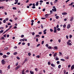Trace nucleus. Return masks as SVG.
<instances>
[{
  "instance_id": "obj_33",
  "label": "nucleus",
  "mask_w": 74,
  "mask_h": 74,
  "mask_svg": "<svg viewBox=\"0 0 74 74\" xmlns=\"http://www.w3.org/2000/svg\"><path fill=\"white\" fill-rule=\"evenodd\" d=\"M58 69H60L61 67V65H59L58 66Z\"/></svg>"
},
{
  "instance_id": "obj_63",
  "label": "nucleus",
  "mask_w": 74,
  "mask_h": 74,
  "mask_svg": "<svg viewBox=\"0 0 74 74\" xmlns=\"http://www.w3.org/2000/svg\"><path fill=\"white\" fill-rule=\"evenodd\" d=\"M25 72H26V73H28V72H29V70H26V71H25Z\"/></svg>"
},
{
  "instance_id": "obj_31",
  "label": "nucleus",
  "mask_w": 74,
  "mask_h": 74,
  "mask_svg": "<svg viewBox=\"0 0 74 74\" xmlns=\"http://www.w3.org/2000/svg\"><path fill=\"white\" fill-rule=\"evenodd\" d=\"M36 58H40V56L39 55H38V56H36Z\"/></svg>"
},
{
  "instance_id": "obj_17",
  "label": "nucleus",
  "mask_w": 74,
  "mask_h": 74,
  "mask_svg": "<svg viewBox=\"0 0 74 74\" xmlns=\"http://www.w3.org/2000/svg\"><path fill=\"white\" fill-rule=\"evenodd\" d=\"M73 20V17H71L70 21H72Z\"/></svg>"
},
{
  "instance_id": "obj_28",
  "label": "nucleus",
  "mask_w": 74,
  "mask_h": 74,
  "mask_svg": "<svg viewBox=\"0 0 74 74\" xmlns=\"http://www.w3.org/2000/svg\"><path fill=\"white\" fill-rule=\"evenodd\" d=\"M54 30H57V28H56V27H54Z\"/></svg>"
},
{
  "instance_id": "obj_1",
  "label": "nucleus",
  "mask_w": 74,
  "mask_h": 74,
  "mask_svg": "<svg viewBox=\"0 0 74 74\" xmlns=\"http://www.w3.org/2000/svg\"><path fill=\"white\" fill-rule=\"evenodd\" d=\"M51 14V13H50V14H46L45 15V16L46 17V18H47V17H48V16H49V15H50Z\"/></svg>"
},
{
  "instance_id": "obj_34",
  "label": "nucleus",
  "mask_w": 74,
  "mask_h": 74,
  "mask_svg": "<svg viewBox=\"0 0 74 74\" xmlns=\"http://www.w3.org/2000/svg\"><path fill=\"white\" fill-rule=\"evenodd\" d=\"M28 55L29 56H30L31 55V53H28Z\"/></svg>"
},
{
  "instance_id": "obj_62",
  "label": "nucleus",
  "mask_w": 74,
  "mask_h": 74,
  "mask_svg": "<svg viewBox=\"0 0 74 74\" xmlns=\"http://www.w3.org/2000/svg\"><path fill=\"white\" fill-rule=\"evenodd\" d=\"M66 38L67 39H68V38H69V36L67 35V36H66Z\"/></svg>"
},
{
  "instance_id": "obj_58",
  "label": "nucleus",
  "mask_w": 74,
  "mask_h": 74,
  "mask_svg": "<svg viewBox=\"0 0 74 74\" xmlns=\"http://www.w3.org/2000/svg\"><path fill=\"white\" fill-rule=\"evenodd\" d=\"M3 23H5L6 22V21L5 20H4L3 21Z\"/></svg>"
},
{
  "instance_id": "obj_52",
  "label": "nucleus",
  "mask_w": 74,
  "mask_h": 74,
  "mask_svg": "<svg viewBox=\"0 0 74 74\" xmlns=\"http://www.w3.org/2000/svg\"><path fill=\"white\" fill-rule=\"evenodd\" d=\"M3 55V54L1 53H0V55L2 56Z\"/></svg>"
},
{
  "instance_id": "obj_61",
  "label": "nucleus",
  "mask_w": 74,
  "mask_h": 74,
  "mask_svg": "<svg viewBox=\"0 0 74 74\" xmlns=\"http://www.w3.org/2000/svg\"><path fill=\"white\" fill-rule=\"evenodd\" d=\"M32 5L33 6H36V5H35V3H34L32 4Z\"/></svg>"
},
{
  "instance_id": "obj_12",
  "label": "nucleus",
  "mask_w": 74,
  "mask_h": 74,
  "mask_svg": "<svg viewBox=\"0 0 74 74\" xmlns=\"http://www.w3.org/2000/svg\"><path fill=\"white\" fill-rule=\"evenodd\" d=\"M38 3H39V1H38L36 2V6H38Z\"/></svg>"
},
{
  "instance_id": "obj_13",
  "label": "nucleus",
  "mask_w": 74,
  "mask_h": 74,
  "mask_svg": "<svg viewBox=\"0 0 74 74\" xmlns=\"http://www.w3.org/2000/svg\"><path fill=\"white\" fill-rule=\"evenodd\" d=\"M12 25H10L9 27V28L8 29L9 30H10V29H11V28H12Z\"/></svg>"
},
{
  "instance_id": "obj_30",
  "label": "nucleus",
  "mask_w": 74,
  "mask_h": 74,
  "mask_svg": "<svg viewBox=\"0 0 74 74\" xmlns=\"http://www.w3.org/2000/svg\"><path fill=\"white\" fill-rule=\"evenodd\" d=\"M50 31L51 32H53V29H50Z\"/></svg>"
},
{
  "instance_id": "obj_51",
  "label": "nucleus",
  "mask_w": 74,
  "mask_h": 74,
  "mask_svg": "<svg viewBox=\"0 0 74 74\" xmlns=\"http://www.w3.org/2000/svg\"><path fill=\"white\" fill-rule=\"evenodd\" d=\"M34 34H35V32H33L32 34V35H33V36H34Z\"/></svg>"
},
{
  "instance_id": "obj_46",
  "label": "nucleus",
  "mask_w": 74,
  "mask_h": 74,
  "mask_svg": "<svg viewBox=\"0 0 74 74\" xmlns=\"http://www.w3.org/2000/svg\"><path fill=\"white\" fill-rule=\"evenodd\" d=\"M6 54H7V55H9L10 54V53L9 52H8L6 53Z\"/></svg>"
},
{
  "instance_id": "obj_57",
  "label": "nucleus",
  "mask_w": 74,
  "mask_h": 74,
  "mask_svg": "<svg viewBox=\"0 0 74 74\" xmlns=\"http://www.w3.org/2000/svg\"><path fill=\"white\" fill-rule=\"evenodd\" d=\"M22 45H25V42L22 43Z\"/></svg>"
},
{
  "instance_id": "obj_32",
  "label": "nucleus",
  "mask_w": 74,
  "mask_h": 74,
  "mask_svg": "<svg viewBox=\"0 0 74 74\" xmlns=\"http://www.w3.org/2000/svg\"><path fill=\"white\" fill-rule=\"evenodd\" d=\"M59 16H56V19H59Z\"/></svg>"
},
{
  "instance_id": "obj_26",
  "label": "nucleus",
  "mask_w": 74,
  "mask_h": 74,
  "mask_svg": "<svg viewBox=\"0 0 74 74\" xmlns=\"http://www.w3.org/2000/svg\"><path fill=\"white\" fill-rule=\"evenodd\" d=\"M60 60L61 61H63V62H64V61H65V60H64V59H61Z\"/></svg>"
},
{
  "instance_id": "obj_4",
  "label": "nucleus",
  "mask_w": 74,
  "mask_h": 74,
  "mask_svg": "<svg viewBox=\"0 0 74 74\" xmlns=\"http://www.w3.org/2000/svg\"><path fill=\"white\" fill-rule=\"evenodd\" d=\"M8 57V56H7L6 55H3V58H4V59H5L7 58V57Z\"/></svg>"
},
{
  "instance_id": "obj_9",
  "label": "nucleus",
  "mask_w": 74,
  "mask_h": 74,
  "mask_svg": "<svg viewBox=\"0 0 74 74\" xmlns=\"http://www.w3.org/2000/svg\"><path fill=\"white\" fill-rule=\"evenodd\" d=\"M51 66H52V67H55L56 66V65H54L53 64H51Z\"/></svg>"
},
{
  "instance_id": "obj_19",
  "label": "nucleus",
  "mask_w": 74,
  "mask_h": 74,
  "mask_svg": "<svg viewBox=\"0 0 74 74\" xmlns=\"http://www.w3.org/2000/svg\"><path fill=\"white\" fill-rule=\"evenodd\" d=\"M58 1V0H55L54 1V3H57Z\"/></svg>"
},
{
  "instance_id": "obj_49",
  "label": "nucleus",
  "mask_w": 74,
  "mask_h": 74,
  "mask_svg": "<svg viewBox=\"0 0 74 74\" xmlns=\"http://www.w3.org/2000/svg\"><path fill=\"white\" fill-rule=\"evenodd\" d=\"M17 59H18V60H19L20 59V58H19V57H17Z\"/></svg>"
},
{
  "instance_id": "obj_7",
  "label": "nucleus",
  "mask_w": 74,
  "mask_h": 74,
  "mask_svg": "<svg viewBox=\"0 0 74 74\" xmlns=\"http://www.w3.org/2000/svg\"><path fill=\"white\" fill-rule=\"evenodd\" d=\"M25 38H23V39H21L19 41L22 42V41H25Z\"/></svg>"
},
{
  "instance_id": "obj_29",
  "label": "nucleus",
  "mask_w": 74,
  "mask_h": 74,
  "mask_svg": "<svg viewBox=\"0 0 74 74\" xmlns=\"http://www.w3.org/2000/svg\"><path fill=\"white\" fill-rule=\"evenodd\" d=\"M41 27L42 29H43V28H44V26H43V25H42V24L41 25Z\"/></svg>"
},
{
  "instance_id": "obj_15",
  "label": "nucleus",
  "mask_w": 74,
  "mask_h": 74,
  "mask_svg": "<svg viewBox=\"0 0 74 74\" xmlns=\"http://www.w3.org/2000/svg\"><path fill=\"white\" fill-rule=\"evenodd\" d=\"M8 47H6L4 49V50H8Z\"/></svg>"
},
{
  "instance_id": "obj_38",
  "label": "nucleus",
  "mask_w": 74,
  "mask_h": 74,
  "mask_svg": "<svg viewBox=\"0 0 74 74\" xmlns=\"http://www.w3.org/2000/svg\"><path fill=\"white\" fill-rule=\"evenodd\" d=\"M57 30L58 31H60V28H58L57 29Z\"/></svg>"
},
{
  "instance_id": "obj_48",
  "label": "nucleus",
  "mask_w": 74,
  "mask_h": 74,
  "mask_svg": "<svg viewBox=\"0 0 74 74\" xmlns=\"http://www.w3.org/2000/svg\"><path fill=\"white\" fill-rule=\"evenodd\" d=\"M42 34V32H39V33H38V34Z\"/></svg>"
},
{
  "instance_id": "obj_21",
  "label": "nucleus",
  "mask_w": 74,
  "mask_h": 74,
  "mask_svg": "<svg viewBox=\"0 0 74 74\" xmlns=\"http://www.w3.org/2000/svg\"><path fill=\"white\" fill-rule=\"evenodd\" d=\"M10 69V65H9L8 66V69Z\"/></svg>"
},
{
  "instance_id": "obj_36",
  "label": "nucleus",
  "mask_w": 74,
  "mask_h": 74,
  "mask_svg": "<svg viewBox=\"0 0 74 74\" xmlns=\"http://www.w3.org/2000/svg\"><path fill=\"white\" fill-rule=\"evenodd\" d=\"M48 65H50L51 64V62H48Z\"/></svg>"
},
{
  "instance_id": "obj_55",
  "label": "nucleus",
  "mask_w": 74,
  "mask_h": 74,
  "mask_svg": "<svg viewBox=\"0 0 74 74\" xmlns=\"http://www.w3.org/2000/svg\"><path fill=\"white\" fill-rule=\"evenodd\" d=\"M18 62H17L16 63V66H18Z\"/></svg>"
},
{
  "instance_id": "obj_22",
  "label": "nucleus",
  "mask_w": 74,
  "mask_h": 74,
  "mask_svg": "<svg viewBox=\"0 0 74 74\" xmlns=\"http://www.w3.org/2000/svg\"><path fill=\"white\" fill-rule=\"evenodd\" d=\"M26 61H27V59H25L23 63H25Z\"/></svg>"
},
{
  "instance_id": "obj_64",
  "label": "nucleus",
  "mask_w": 74,
  "mask_h": 74,
  "mask_svg": "<svg viewBox=\"0 0 74 74\" xmlns=\"http://www.w3.org/2000/svg\"><path fill=\"white\" fill-rule=\"evenodd\" d=\"M5 20L6 21H8V18H6L5 19Z\"/></svg>"
},
{
  "instance_id": "obj_60",
  "label": "nucleus",
  "mask_w": 74,
  "mask_h": 74,
  "mask_svg": "<svg viewBox=\"0 0 74 74\" xmlns=\"http://www.w3.org/2000/svg\"><path fill=\"white\" fill-rule=\"evenodd\" d=\"M72 35H71L69 36L70 38H72Z\"/></svg>"
},
{
  "instance_id": "obj_47",
  "label": "nucleus",
  "mask_w": 74,
  "mask_h": 74,
  "mask_svg": "<svg viewBox=\"0 0 74 74\" xmlns=\"http://www.w3.org/2000/svg\"><path fill=\"white\" fill-rule=\"evenodd\" d=\"M14 49H16L17 48V46H15L14 47Z\"/></svg>"
},
{
  "instance_id": "obj_3",
  "label": "nucleus",
  "mask_w": 74,
  "mask_h": 74,
  "mask_svg": "<svg viewBox=\"0 0 74 74\" xmlns=\"http://www.w3.org/2000/svg\"><path fill=\"white\" fill-rule=\"evenodd\" d=\"M52 11L53 12H56V8H55L54 9H52Z\"/></svg>"
},
{
  "instance_id": "obj_54",
  "label": "nucleus",
  "mask_w": 74,
  "mask_h": 74,
  "mask_svg": "<svg viewBox=\"0 0 74 74\" xmlns=\"http://www.w3.org/2000/svg\"><path fill=\"white\" fill-rule=\"evenodd\" d=\"M23 37H24V35H22L21 36V38H23Z\"/></svg>"
},
{
  "instance_id": "obj_2",
  "label": "nucleus",
  "mask_w": 74,
  "mask_h": 74,
  "mask_svg": "<svg viewBox=\"0 0 74 74\" xmlns=\"http://www.w3.org/2000/svg\"><path fill=\"white\" fill-rule=\"evenodd\" d=\"M74 69V65H73L71 67V70H73V69Z\"/></svg>"
},
{
  "instance_id": "obj_44",
  "label": "nucleus",
  "mask_w": 74,
  "mask_h": 74,
  "mask_svg": "<svg viewBox=\"0 0 74 74\" xmlns=\"http://www.w3.org/2000/svg\"><path fill=\"white\" fill-rule=\"evenodd\" d=\"M30 43H27V45L28 46V47H29L30 45Z\"/></svg>"
},
{
  "instance_id": "obj_40",
  "label": "nucleus",
  "mask_w": 74,
  "mask_h": 74,
  "mask_svg": "<svg viewBox=\"0 0 74 74\" xmlns=\"http://www.w3.org/2000/svg\"><path fill=\"white\" fill-rule=\"evenodd\" d=\"M56 60H59V58H56Z\"/></svg>"
},
{
  "instance_id": "obj_42",
  "label": "nucleus",
  "mask_w": 74,
  "mask_h": 74,
  "mask_svg": "<svg viewBox=\"0 0 74 74\" xmlns=\"http://www.w3.org/2000/svg\"><path fill=\"white\" fill-rule=\"evenodd\" d=\"M40 45V44H38V45L36 46V47H39Z\"/></svg>"
},
{
  "instance_id": "obj_5",
  "label": "nucleus",
  "mask_w": 74,
  "mask_h": 74,
  "mask_svg": "<svg viewBox=\"0 0 74 74\" xmlns=\"http://www.w3.org/2000/svg\"><path fill=\"white\" fill-rule=\"evenodd\" d=\"M67 13L64 12L62 13V15H67Z\"/></svg>"
},
{
  "instance_id": "obj_11",
  "label": "nucleus",
  "mask_w": 74,
  "mask_h": 74,
  "mask_svg": "<svg viewBox=\"0 0 74 74\" xmlns=\"http://www.w3.org/2000/svg\"><path fill=\"white\" fill-rule=\"evenodd\" d=\"M30 73L31 74H34V72L32 71H30Z\"/></svg>"
},
{
  "instance_id": "obj_10",
  "label": "nucleus",
  "mask_w": 74,
  "mask_h": 74,
  "mask_svg": "<svg viewBox=\"0 0 74 74\" xmlns=\"http://www.w3.org/2000/svg\"><path fill=\"white\" fill-rule=\"evenodd\" d=\"M20 67V66L19 65H18L15 69L16 70H18L19 68Z\"/></svg>"
},
{
  "instance_id": "obj_35",
  "label": "nucleus",
  "mask_w": 74,
  "mask_h": 74,
  "mask_svg": "<svg viewBox=\"0 0 74 74\" xmlns=\"http://www.w3.org/2000/svg\"><path fill=\"white\" fill-rule=\"evenodd\" d=\"M44 41H42L41 44L42 45H43V44H44Z\"/></svg>"
},
{
  "instance_id": "obj_45",
  "label": "nucleus",
  "mask_w": 74,
  "mask_h": 74,
  "mask_svg": "<svg viewBox=\"0 0 74 74\" xmlns=\"http://www.w3.org/2000/svg\"><path fill=\"white\" fill-rule=\"evenodd\" d=\"M36 42H38V38H36Z\"/></svg>"
},
{
  "instance_id": "obj_25",
  "label": "nucleus",
  "mask_w": 74,
  "mask_h": 74,
  "mask_svg": "<svg viewBox=\"0 0 74 74\" xmlns=\"http://www.w3.org/2000/svg\"><path fill=\"white\" fill-rule=\"evenodd\" d=\"M3 32H4V30H1L0 31V33H3Z\"/></svg>"
},
{
  "instance_id": "obj_53",
  "label": "nucleus",
  "mask_w": 74,
  "mask_h": 74,
  "mask_svg": "<svg viewBox=\"0 0 74 74\" xmlns=\"http://www.w3.org/2000/svg\"><path fill=\"white\" fill-rule=\"evenodd\" d=\"M68 67L69 68V67H71V65H70V64L68 66Z\"/></svg>"
},
{
  "instance_id": "obj_56",
  "label": "nucleus",
  "mask_w": 74,
  "mask_h": 74,
  "mask_svg": "<svg viewBox=\"0 0 74 74\" xmlns=\"http://www.w3.org/2000/svg\"><path fill=\"white\" fill-rule=\"evenodd\" d=\"M2 72H3L2 71H1V70H0V74H1V73H2Z\"/></svg>"
},
{
  "instance_id": "obj_27",
  "label": "nucleus",
  "mask_w": 74,
  "mask_h": 74,
  "mask_svg": "<svg viewBox=\"0 0 74 74\" xmlns=\"http://www.w3.org/2000/svg\"><path fill=\"white\" fill-rule=\"evenodd\" d=\"M12 9H13V10H16V7H14L12 8Z\"/></svg>"
},
{
  "instance_id": "obj_20",
  "label": "nucleus",
  "mask_w": 74,
  "mask_h": 74,
  "mask_svg": "<svg viewBox=\"0 0 74 74\" xmlns=\"http://www.w3.org/2000/svg\"><path fill=\"white\" fill-rule=\"evenodd\" d=\"M66 25L64 24L63 25V27H64V28H66Z\"/></svg>"
},
{
  "instance_id": "obj_41",
  "label": "nucleus",
  "mask_w": 74,
  "mask_h": 74,
  "mask_svg": "<svg viewBox=\"0 0 74 74\" xmlns=\"http://www.w3.org/2000/svg\"><path fill=\"white\" fill-rule=\"evenodd\" d=\"M54 48H55V49H58V47L55 46L54 47Z\"/></svg>"
},
{
  "instance_id": "obj_6",
  "label": "nucleus",
  "mask_w": 74,
  "mask_h": 74,
  "mask_svg": "<svg viewBox=\"0 0 74 74\" xmlns=\"http://www.w3.org/2000/svg\"><path fill=\"white\" fill-rule=\"evenodd\" d=\"M9 30L8 29H7L5 32H4L3 33V34H4L7 32H8Z\"/></svg>"
},
{
  "instance_id": "obj_50",
  "label": "nucleus",
  "mask_w": 74,
  "mask_h": 74,
  "mask_svg": "<svg viewBox=\"0 0 74 74\" xmlns=\"http://www.w3.org/2000/svg\"><path fill=\"white\" fill-rule=\"evenodd\" d=\"M57 64H59L60 63V62L59 61H58L57 62Z\"/></svg>"
},
{
  "instance_id": "obj_16",
  "label": "nucleus",
  "mask_w": 74,
  "mask_h": 74,
  "mask_svg": "<svg viewBox=\"0 0 74 74\" xmlns=\"http://www.w3.org/2000/svg\"><path fill=\"white\" fill-rule=\"evenodd\" d=\"M17 54H18V52H15L13 53L14 55H17Z\"/></svg>"
},
{
  "instance_id": "obj_39",
  "label": "nucleus",
  "mask_w": 74,
  "mask_h": 74,
  "mask_svg": "<svg viewBox=\"0 0 74 74\" xmlns=\"http://www.w3.org/2000/svg\"><path fill=\"white\" fill-rule=\"evenodd\" d=\"M54 33H56L57 32V30H54L53 31Z\"/></svg>"
},
{
  "instance_id": "obj_14",
  "label": "nucleus",
  "mask_w": 74,
  "mask_h": 74,
  "mask_svg": "<svg viewBox=\"0 0 74 74\" xmlns=\"http://www.w3.org/2000/svg\"><path fill=\"white\" fill-rule=\"evenodd\" d=\"M70 27V24H69L67 27V29H69Z\"/></svg>"
},
{
  "instance_id": "obj_18",
  "label": "nucleus",
  "mask_w": 74,
  "mask_h": 74,
  "mask_svg": "<svg viewBox=\"0 0 74 74\" xmlns=\"http://www.w3.org/2000/svg\"><path fill=\"white\" fill-rule=\"evenodd\" d=\"M57 55V53H55L53 54V56H54V57H55Z\"/></svg>"
},
{
  "instance_id": "obj_8",
  "label": "nucleus",
  "mask_w": 74,
  "mask_h": 74,
  "mask_svg": "<svg viewBox=\"0 0 74 74\" xmlns=\"http://www.w3.org/2000/svg\"><path fill=\"white\" fill-rule=\"evenodd\" d=\"M2 64H4V63H5V61L4 60H2L1 61Z\"/></svg>"
},
{
  "instance_id": "obj_37",
  "label": "nucleus",
  "mask_w": 74,
  "mask_h": 74,
  "mask_svg": "<svg viewBox=\"0 0 74 74\" xmlns=\"http://www.w3.org/2000/svg\"><path fill=\"white\" fill-rule=\"evenodd\" d=\"M35 70L36 71H38V69L37 68H36L35 69Z\"/></svg>"
},
{
  "instance_id": "obj_24",
  "label": "nucleus",
  "mask_w": 74,
  "mask_h": 74,
  "mask_svg": "<svg viewBox=\"0 0 74 74\" xmlns=\"http://www.w3.org/2000/svg\"><path fill=\"white\" fill-rule=\"evenodd\" d=\"M40 37V35H36V37Z\"/></svg>"
},
{
  "instance_id": "obj_43",
  "label": "nucleus",
  "mask_w": 74,
  "mask_h": 74,
  "mask_svg": "<svg viewBox=\"0 0 74 74\" xmlns=\"http://www.w3.org/2000/svg\"><path fill=\"white\" fill-rule=\"evenodd\" d=\"M48 49H51L52 47L51 46H49L48 47Z\"/></svg>"
},
{
  "instance_id": "obj_59",
  "label": "nucleus",
  "mask_w": 74,
  "mask_h": 74,
  "mask_svg": "<svg viewBox=\"0 0 74 74\" xmlns=\"http://www.w3.org/2000/svg\"><path fill=\"white\" fill-rule=\"evenodd\" d=\"M42 11H43V12L45 11V8H44V9H43V10H42Z\"/></svg>"
},
{
  "instance_id": "obj_23",
  "label": "nucleus",
  "mask_w": 74,
  "mask_h": 74,
  "mask_svg": "<svg viewBox=\"0 0 74 74\" xmlns=\"http://www.w3.org/2000/svg\"><path fill=\"white\" fill-rule=\"evenodd\" d=\"M4 29V27H0V29L1 30H3Z\"/></svg>"
}]
</instances>
